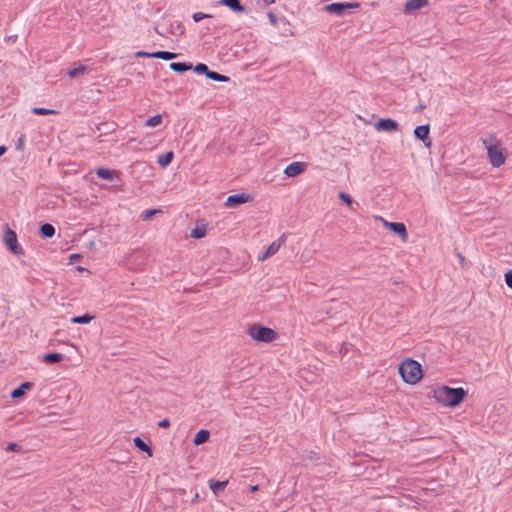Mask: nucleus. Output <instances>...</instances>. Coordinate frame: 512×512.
I'll return each mask as SVG.
<instances>
[{
  "mask_svg": "<svg viewBox=\"0 0 512 512\" xmlns=\"http://www.w3.org/2000/svg\"><path fill=\"white\" fill-rule=\"evenodd\" d=\"M482 143L492 167L499 168L505 164L507 159L505 148L502 147L501 142L494 135L482 139Z\"/></svg>",
  "mask_w": 512,
  "mask_h": 512,
  "instance_id": "1",
  "label": "nucleus"
},
{
  "mask_svg": "<svg viewBox=\"0 0 512 512\" xmlns=\"http://www.w3.org/2000/svg\"><path fill=\"white\" fill-rule=\"evenodd\" d=\"M467 392L463 388H450L441 386L434 390V398L437 402L450 407L459 405L465 398Z\"/></svg>",
  "mask_w": 512,
  "mask_h": 512,
  "instance_id": "2",
  "label": "nucleus"
},
{
  "mask_svg": "<svg viewBox=\"0 0 512 512\" xmlns=\"http://www.w3.org/2000/svg\"><path fill=\"white\" fill-rule=\"evenodd\" d=\"M399 373L402 380L410 385L417 384L422 378L421 365L411 358H406L400 363Z\"/></svg>",
  "mask_w": 512,
  "mask_h": 512,
  "instance_id": "3",
  "label": "nucleus"
},
{
  "mask_svg": "<svg viewBox=\"0 0 512 512\" xmlns=\"http://www.w3.org/2000/svg\"><path fill=\"white\" fill-rule=\"evenodd\" d=\"M248 335L258 342L271 343L277 338V333L268 327L260 324H253L248 329Z\"/></svg>",
  "mask_w": 512,
  "mask_h": 512,
  "instance_id": "4",
  "label": "nucleus"
},
{
  "mask_svg": "<svg viewBox=\"0 0 512 512\" xmlns=\"http://www.w3.org/2000/svg\"><path fill=\"white\" fill-rule=\"evenodd\" d=\"M3 242L8 249L15 255L21 256L24 254L22 246L18 243L17 235L15 231L10 228H6L3 236Z\"/></svg>",
  "mask_w": 512,
  "mask_h": 512,
  "instance_id": "5",
  "label": "nucleus"
},
{
  "mask_svg": "<svg viewBox=\"0 0 512 512\" xmlns=\"http://www.w3.org/2000/svg\"><path fill=\"white\" fill-rule=\"evenodd\" d=\"M359 7L358 3H331L324 7V10L337 16H343L351 10Z\"/></svg>",
  "mask_w": 512,
  "mask_h": 512,
  "instance_id": "6",
  "label": "nucleus"
},
{
  "mask_svg": "<svg viewBox=\"0 0 512 512\" xmlns=\"http://www.w3.org/2000/svg\"><path fill=\"white\" fill-rule=\"evenodd\" d=\"M377 219H379L383 223L384 227H386L387 229H389V230L393 231L394 233L398 234L400 239L403 242H407V240H408V232H407L406 226L403 223H401V222H389V221L385 220L382 217H377Z\"/></svg>",
  "mask_w": 512,
  "mask_h": 512,
  "instance_id": "7",
  "label": "nucleus"
},
{
  "mask_svg": "<svg viewBox=\"0 0 512 512\" xmlns=\"http://www.w3.org/2000/svg\"><path fill=\"white\" fill-rule=\"evenodd\" d=\"M98 178L112 182L111 187H118L121 185L120 172L117 170L98 168Z\"/></svg>",
  "mask_w": 512,
  "mask_h": 512,
  "instance_id": "8",
  "label": "nucleus"
},
{
  "mask_svg": "<svg viewBox=\"0 0 512 512\" xmlns=\"http://www.w3.org/2000/svg\"><path fill=\"white\" fill-rule=\"evenodd\" d=\"M286 241V234H282L277 240L273 241L266 249V251L258 256L259 261H265L266 259L275 255L282 245H284Z\"/></svg>",
  "mask_w": 512,
  "mask_h": 512,
  "instance_id": "9",
  "label": "nucleus"
},
{
  "mask_svg": "<svg viewBox=\"0 0 512 512\" xmlns=\"http://www.w3.org/2000/svg\"><path fill=\"white\" fill-rule=\"evenodd\" d=\"M374 128L377 131H385V132H396L399 128L398 123L390 118L386 119H380L378 122L375 123Z\"/></svg>",
  "mask_w": 512,
  "mask_h": 512,
  "instance_id": "10",
  "label": "nucleus"
},
{
  "mask_svg": "<svg viewBox=\"0 0 512 512\" xmlns=\"http://www.w3.org/2000/svg\"><path fill=\"white\" fill-rule=\"evenodd\" d=\"M307 167L305 162H292L284 170L287 177H296L303 173Z\"/></svg>",
  "mask_w": 512,
  "mask_h": 512,
  "instance_id": "11",
  "label": "nucleus"
},
{
  "mask_svg": "<svg viewBox=\"0 0 512 512\" xmlns=\"http://www.w3.org/2000/svg\"><path fill=\"white\" fill-rule=\"evenodd\" d=\"M429 5V0H408L404 4V13L413 14L417 10H420Z\"/></svg>",
  "mask_w": 512,
  "mask_h": 512,
  "instance_id": "12",
  "label": "nucleus"
},
{
  "mask_svg": "<svg viewBox=\"0 0 512 512\" xmlns=\"http://www.w3.org/2000/svg\"><path fill=\"white\" fill-rule=\"evenodd\" d=\"M430 126L428 124L421 125L415 128L414 135L417 139L422 140L426 147L431 146V141L428 139Z\"/></svg>",
  "mask_w": 512,
  "mask_h": 512,
  "instance_id": "13",
  "label": "nucleus"
},
{
  "mask_svg": "<svg viewBox=\"0 0 512 512\" xmlns=\"http://www.w3.org/2000/svg\"><path fill=\"white\" fill-rule=\"evenodd\" d=\"M249 196L246 194H234L227 197L225 205L230 208H235L241 204L248 202Z\"/></svg>",
  "mask_w": 512,
  "mask_h": 512,
  "instance_id": "14",
  "label": "nucleus"
},
{
  "mask_svg": "<svg viewBox=\"0 0 512 512\" xmlns=\"http://www.w3.org/2000/svg\"><path fill=\"white\" fill-rule=\"evenodd\" d=\"M89 70H91V69L87 65L79 63V64H76L71 69H69L67 72V75L70 78H75V77L85 74Z\"/></svg>",
  "mask_w": 512,
  "mask_h": 512,
  "instance_id": "15",
  "label": "nucleus"
},
{
  "mask_svg": "<svg viewBox=\"0 0 512 512\" xmlns=\"http://www.w3.org/2000/svg\"><path fill=\"white\" fill-rule=\"evenodd\" d=\"M219 4L225 5L235 12L245 11V7L240 3V0H220Z\"/></svg>",
  "mask_w": 512,
  "mask_h": 512,
  "instance_id": "16",
  "label": "nucleus"
},
{
  "mask_svg": "<svg viewBox=\"0 0 512 512\" xmlns=\"http://www.w3.org/2000/svg\"><path fill=\"white\" fill-rule=\"evenodd\" d=\"M209 438H210V432L206 429H201L196 433L193 443L198 446V445H201V444L207 442L209 440Z\"/></svg>",
  "mask_w": 512,
  "mask_h": 512,
  "instance_id": "17",
  "label": "nucleus"
},
{
  "mask_svg": "<svg viewBox=\"0 0 512 512\" xmlns=\"http://www.w3.org/2000/svg\"><path fill=\"white\" fill-rule=\"evenodd\" d=\"M32 387V383L30 382H24L20 385V387L14 389L12 392H11V397L13 399H17V398H20L22 397L24 394H25V391L26 390H29L30 388Z\"/></svg>",
  "mask_w": 512,
  "mask_h": 512,
  "instance_id": "18",
  "label": "nucleus"
},
{
  "mask_svg": "<svg viewBox=\"0 0 512 512\" xmlns=\"http://www.w3.org/2000/svg\"><path fill=\"white\" fill-rule=\"evenodd\" d=\"M228 484V481H215L213 479L209 480V487L213 491L215 495L219 493V491L223 490Z\"/></svg>",
  "mask_w": 512,
  "mask_h": 512,
  "instance_id": "19",
  "label": "nucleus"
},
{
  "mask_svg": "<svg viewBox=\"0 0 512 512\" xmlns=\"http://www.w3.org/2000/svg\"><path fill=\"white\" fill-rule=\"evenodd\" d=\"M40 233L44 238H52L55 235V228L49 223H45L40 227Z\"/></svg>",
  "mask_w": 512,
  "mask_h": 512,
  "instance_id": "20",
  "label": "nucleus"
},
{
  "mask_svg": "<svg viewBox=\"0 0 512 512\" xmlns=\"http://www.w3.org/2000/svg\"><path fill=\"white\" fill-rule=\"evenodd\" d=\"M191 68H192L191 64L184 63V62H173L170 64V69L175 72H178V73L188 71Z\"/></svg>",
  "mask_w": 512,
  "mask_h": 512,
  "instance_id": "21",
  "label": "nucleus"
},
{
  "mask_svg": "<svg viewBox=\"0 0 512 512\" xmlns=\"http://www.w3.org/2000/svg\"><path fill=\"white\" fill-rule=\"evenodd\" d=\"M173 157H174L173 151H168L164 155L159 156L157 159V162L161 167H166L167 165H169L172 162Z\"/></svg>",
  "mask_w": 512,
  "mask_h": 512,
  "instance_id": "22",
  "label": "nucleus"
},
{
  "mask_svg": "<svg viewBox=\"0 0 512 512\" xmlns=\"http://www.w3.org/2000/svg\"><path fill=\"white\" fill-rule=\"evenodd\" d=\"M134 444L139 450L146 452L149 456H152V450L150 446L147 443H145L140 437L134 438Z\"/></svg>",
  "mask_w": 512,
  "mask_h": 512,
  "instance_id": "23",
  "label": "nucleus"
},
{
  "mask_svg": "<svg viewBox=\"0 0 512 512\" xmlns=\"http://www.w3.org/2000/svg\"><path fill=\"white\" fill-rule=\"evenodd\" d=\"M63 359V355L60 353H49L43 357V361L46 363H57Z\"/></svg>",
  "mask_w": 512,
  "mask_h": 512,
  "instance_id": "24",
  "label": "nucleus"
},
{
  "mask_svg": "<svg viewBox=\"0 0 512 512\" xmlns=\"http://www.w3.org/2000/svg\"><path fill=\"white\" fill-rule=\"evenodd\" d=\"M153 55H155V58L163 59V60H172L177 57V54H175L173 52H168V51L153 52Z\"/></svg>",
  "mask_w": 512,
  "mask_h": 512,
  "instance_id": "25",
  "label": "nucleus"
},
{
  "mask_svg": "<svg viewBox=\"0 0 512 512\" xmlns=\"http://www.w3.org/2000/svg\"><path fill=\"white\" fill-rule=\"evenodd\" d=\"M209 79L211 80H214V81H218V82H227L229 81V77L225 76V75H222V74H219L217 72H214V71H208L207 75H206Z\"/></svg>",
  "mask_w": 512,
  "mask_h": 512,
  "instance_id": "26",
  "label": "nucleus"
},
{
  "mask_svg": "<svg viewBox=\"0 0 512 512\" xmlns=\"http://www.w3.org/2000/svg\"><path fill=\"white\" fill-rule=\"evenodd\" d=\"M162 123V116L160 114L154 115L146 120L145 125L148 127H156Z\"/></svg>",
  "mask_w": 512,
  "mask_h": 512,
  "instance_id": "27",
  "label": "nucleus"
},
{
  "mask_svg": "<svg viewBox=\"0 0 512 512\" xmlns=\"http://www.w3.org/2000/svg\"><path fill=\"white\" fill-rule=\"evenodd\" d=\"M32 112L36 115H55L58 113L56 110L42 107H35L32 109Z\"/></svg>",
  "mask_w": 512,
  "mask_h": 512,
  "instance_id": "28",
  "label": "nucleus"
},
{
  "mask_svg": "<svg viewBox=\"0 0 512 512\" xmlns=\"http://www.w3.org/2000/svg\"><path fill=\"white\" fill-rule=\"evenodd\" d=\"M92 319H94L93 315L85 314L83 316L73 317L71 321L77 324H86L90 322Z\"/></svg>",
  "mask_w": 512,
  "mask_h": 512,
  "instance_id": "29",
  "label": "nucleus"
},
{
  "mask_svg": "<svg viewBox=\"0 0 512 512\" xmlns=\"http://www.w3.org/2000/svg\"><path fill=\"white\" fill-rule=\"evenodd\" d=\"M205 235H206L205 227H196L191 231V234H190V236L194 239L203 238Z\"/></svg>",
  "mask_w": 512,
  "mask_h": 512,
  "instance_id": "30",
  "label": "nucleus"
},
{
  "mask_svg": "<svg viewBox=\"0 0 512 512\" xmlns=\"http://www.w3.org/2000/svg\"><path fill=\"white\" fill-rule=\"evenodd\" d=\"M161 213L160 209L146 210L142 213L141 218L144 221L150 220L154 215Z\"/></svg>",
  "mask_w": 512,
  "mask_h": 512,
  "instance_id": "31",
  "label": "nucleus"
},
{
  "mask_svg": "<svg viewBox=\"0 0 512 512\" xmlns=\"http://www.w3.org/2000/svg\"><path fill=\"white\" fill-rule=\"evenodd\" d=\"M338 197L341 201H343L346 205H348L349 207H352L353 205V199L351 198V196L343 191L339 192L338 193Z\"/></svg>",
  "mask_w": 512,
  "mask_h": 512,
  "instance_id": "32",
  "label": "nucleus"
},
{
  "mask_svg": "<svg viewBox=\"0 0 512 512\" xmlns=\"http://www.w3.org/2000/svg\"><path fill=\"white\" fill-rule=\"evenodd\" d=\"M212 17L210 14L202 13V12H196L192 15V18L195 22H200L203 19Z\"/></svg>",
  "mask_w": 512,
  "mask_h": 512,
  "instance_id": "33",
  "label": "nucleus"
},
{
  "mask_svg": "<svg viewBox=\"0 0 512 512\" xmlns=\"http://www.w3.org/2000/svg\"><path fill=\"white\" fill-rule=\"evenodd\" d=\"M194 71L197 72V73H204L205 75H207L209 69L207 67L206 64H203V63H198L195 67H194Z\"/></svg>",
  "mask_w": 512,
  "mask_h": 512,
  "instance_id": "34",
  "label": "nucleus"
},
{
  "mask_svg": "<svg viewBox=\"0 0 512 512\" xmlns=\"http://www.w3.org/2000/svg\"><path fill=\"white\" fill-rule=\"evenodd\" d=\"M24 146H25V135L21 134L18 138L16 149L18 151H22L24 149Z\"/></svg>",
  "mask_w": 512,
  "mask_h": 512,
  "instance_id": "35",
  "label": "nucleus"
},
{
  "mask_svg": "<svg viewBox=\"0 0 512 512\" xmlns=\"http://www.w3.org/2000/svg\"><path fill=\"white\" fill-rule=\"evenodd\" d=\"M135 57H137V58H155V55H153V52L149 53V52H145V51H137L135 53Z\"/></svg>",
  "mask_w": 512,
  "mask_h": 512,
  "instance_id": "36",
  "label": "nucleus"
},
{
  "mask_svg": "<svg viewBox=\"0 0 512 512\" xmlns=\"http://www.w3.org/2000/svg\"><path fill=\"white\" fill-rule=\"evenodd\" d=\"M6 450L12 451V452H18V451H20V446L17 443L12 442L7 445Z\"/></svg>",
  "mask_w": 512,
  "mask_h": 512,
  "instance_id": "37",
  "label": "nucleus"
},
{
  "mask_svg": "<svg viewBox=\"0 0 512 512\" xmlns=\"http://www.w3.org/2000/svg\"><path fill=\"white\" fill-rule=\"evenodd\" d=\"M457 257L459 258L461 267L463 269L468 268V262H467L466 258L461 253H458Z\"/></svg>",
  "mask_w": 512,
  "mask_h": 512,
  "instance_id": "38",
  "label": "nucleus"
},
{
  "mask_svg": "<svg viewBox=\"0 0 512 512\" xmlns=\"http://www.w3.org/2000/svg\"><path fill=\"white\" fill-rule=\"evenodd\" d=\"M505 282L509 288H512V270L505 274Z\"/></svg>",
  "mask_w": 512,
  "mask_h": 512,
  "instance_id": "39",
  "label": "nucleus"
},
{
  "mask_svg": "<svg viewBox=\"0 0 512 512\" xmlns=\"http://www.w3.org/2000/svg\"><path fill=\"white\" fill-rule=\"evenodd\" d=\"M268 17H269L271 24L276 26L278 23V20H277V17L275 16V14H273L272 12H269Z\"/></svg>",
  "mask_w": 512,
  "mask_h": 512,
  "instance_id": "40",
  "label": "nucleus"
},
{
  "mask_svg": "<svg viewBox=\"0 0 512 512\" xmlns=\"http://www.w3.org/2000/svg\"><path fill=\"white\" fill-rule=\"evenodd\" d=\"M159 427L167 428L170 426V421L168 419H163L158 423Z\"/></svg>",
  "mask_w": 512,
  "mask_h": 512,
  "instance_id": "41",
  "label": "nucleus"
},
{
  "mask_svg": "<svg viewBox=\"0 0 512 512\" xmlns=\"http://www.w3.org/2000/svg\"><path fill=\"white\" fill-rule=\"evenodd\" d=\"M250 492H256L259 490V485H252L249 488Z\"/></svg>",
  "mask_w": 512,
  "mask_h": 512,
  "instance_id": "42",
  "label": "nucleus"
},
{
  "mask_svg": "<svg viewBox=\"0 0 512 512\" xmlns=\"http://www.w3.org/2000/svg\"><path fill=\"white\" fill-rule=\"evenodd\" d=\"M7 148L5 146H0V156H2L6 152Z\"/></svg>",
  "mask_w": 512,
  "mask_h": 512,
  "instance_id": "43",
  "label": "nucleus"
},
{
  "mask_svg": "<svg viewBox=\"0 0 512 512\" xmlns=\"http://www.w3.org/2000/svg\"><path fill=\"white\" fill-rule=\"evenodd\" d=\"M264 2L265 5H270L272 3H274L275 0H262Z\"/></svg>",
  "mask_w": 512,
  "mask_h": 512,
  "instance_id": "44",
  "label": "nucleus"
},
{
  "mask_svg": "<svg viewBox=\"0 0 512 512\" xmlns=\"http://www.w3.org/2000/svg\"><path fill=\"white\" fill-rule=\"evenodd\" d=\"M424 108H425V105H423V104H419V105L416 107V110L420 111V110H422V109H424Z\"/></svg>",
  "mask_w": 512,
  "mask_h": 512,
  "instance_id": "45",
  "label": "nucleus"
},
{
  "mask_svg": "<svg viewBox=\"0 0 512 512\" xmlns=\"http://www.w3.org/2000/svg\"><path fill=\"white\" fill-rule=\"evenodd\" d=\"M198 498V495L196 494L193 501H196Z\"/></svg>",
  "mask_w": 512,
  "mask_h": 512,
  "instance_id": "46",
  "label": "nucleus"
}]
</instances>
